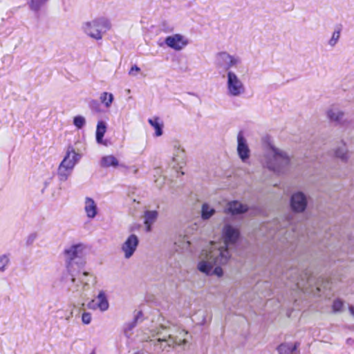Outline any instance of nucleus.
Masks as SVG:
<instances>
[{"label":"nucleus","instance_id":"obj_1","mask_svg":"<svg viewBox=\"0 0 354 354\" xmlns=\"http://www.w3.org/2000/svg\"><path fill=\"white\" fill-rule=\"evenodd\" d=\"M239 237V230L229 224L224 225L222 231L223 243L211 242L203 249L198 257L197 269L206 275L223 274L221 266L225 265L231 257L230 247Z\"/></svg>","mask_w":354,"mask_h":354},{"label":"nucleus","instance_id":"obj_2","mask_svg":"<svg viewBox=\"0 0 354 354\" xmlns=\"http://www.w3.org/2000/svg\"><path fill=\"white\" fill-rule=\"evenodd\" d=\"M151 337L155 339L148 340L151 345L154 347L153 351L157 353H161L167 348H174L176 346L182 345L186 343L185 339H178L172 334L170 328L162 325L151 330Z\"/></svg>","mask_w":354,"mask_h":354},{"label":"nucleus","instance_id":"obj_3","mask_svg":"<svg viewBox=\"0 0 354 354\" xmlns=\"http://www.w3.org/2000/svg\"><path fill=\"white\" fill-rule=\"evenodd\" d=\"M111 28V21L106 17H100L82 24L83 32L89 37L100 40L103 35Z\"/></svg>","mask_w":354,"mask_h":354},{"label":"nucleus","instance_id":"obj_4","mask_svg":"<svg viewBox=\"0 0 354 354\" xmlns=\"http://www.w3.org/2000/svg\"><path fill=\"white\" fill-rule=\"evenodd\" d=\"M290 163L287 153L280 149L272 147L266 156L265 166L274 172H281Z\"/></svg>","mask_w":354,"mask_h":354},{"label":"nucleus","instance_id":"obj_5","mask_svg":"<svg viewBox=\"0 0 354 354\" xmlns=\"http://www.w3.org/2000/svg\"><path fill=\"white\" fill-rule=\"evenodd\" d=\"M225 77V89L228 97L235 98L245 95L246 87L241 77L233 71H229Z\"/></svg>","mask_w":354,"mask_h":354},{"label":"nucleus","instance_id":"obj_6","mask_svg":"<svg viewBox=\"0 0 354 354\" xmlns=\"http://www.w3.org/2000/svg\"><path fill=\"white\" fill-rule=\"evenodd\" d=\"M71 283L69 290L75 297H77L88 290L91 285L93 286L95 283V278L90 273L84 272L78 279L72 275Z\"/></svg>","mask_w":354,"mask_h":354},{"label":"nucleus","instance_id":"obj_7","mask_svg":"<svg viewBox=\"0 0 354 354\" xmlns=\"http://www.w3.org/2000/svg\"><path fill=\"white\" fill-rule=\"evenodd\" d=\"M172 156L169 165L178 174L186 165V152L178 140L172 141Z\"/></svg>","mask_w":354,"mask_h":354},{"label":"nucleus","instance_id":"obj_8","mask_svg":"<svg viewBox=\"0 0 354 354\" xmlns=\"http://www.w3.org/2000/svg\"><path fill=\"white\" fill-rule=\"evenodd\" d=\"M86 246L82 243L73 245L64 250V257L69 271L73 263H82V257L85 255Z\"/></svg>","mask_w":354,"mask_h":354},{"label":"nucleus","instance_id":"obj_9","mask_svg":"<svg viewBox=\"0 0 354 354\" xmlns=\"http://www.w3.org/2000/svg\"><path fill=\"white\" fill-rule=\"evenodd\" d=\"M241 62V59L239 56L232 55L227 52H220L216 55V66L218 68H224L226 73L229 71H232V68L238 67Z\"/></svg>","mask_w":354,"mask_h":354},{"label":"nucleus","instance_id":"obj_10","mask_svg":"<svg viewBox=\"0 0 354 354\" xmlns=\"http://www.w3.org/2000/svg\"><path fill=\"white\" fill-rule=\"evenodd\" d=\"M139 244V239L136 234H130L120 246V250L124 259H129L136 251Z\"/></svg>","mask_w":354,"mask_h":354},{"label":"nucleus","instance_id":"obj_11","mask_svg":"<svg viewBox=\"0 0 354 354\" xmlns=\"http://www.w3.org/2000/svg\"><path fill=\"white\" fill-rule=\"evenodd\" d=\"M165 43L168 47L179 51L189 44V41L185 36L180 34H174L167 37L165 39Z\"/></svg>","mask_w":354,"mask_h":354},{"label":"nucleus","instance_id":"obj_12","mask_svg":"<svg viewBox=\"0 0 354 354\" xmlns=\"http://www.w3.org/2000/svg\"><path fill=\"white\" fill-rule=\"evenodd\" d=\"M308 204L307 196L301 192L292 194L290 198V206L295 212H304Z\"/></svg>","mask_w":354,"mask_h":354},{"label":"nucleus","instance_id":"obj_13","mask_svg":"<svg viewBox=\"0 0 354 354\" xmlns=\"http://www.w3.org/2000/svg\"><path fill=\"white\" fill-rule=\"evenodd\" d=\"M237 153L243 162H245L250 156L248 141L242 132H239L237 135Z\"/></svg>","mask_w":354,"mask_h":354},{"label":"nucleus","instance_id":"obj_14","mask_svg":"<svg viewBox=\"0 0 354 354\" xmlns=\"http://www.w3.org/2000/svg\"><path fill=\"white\" fill-rule=\"evenodd\" d=\"M88 307L92 309H99L101 312L106 311L109 308V303L105 292L100 290L96 298L88 304Z\"/></svg>","mask_w":354,"mask_h":354},{"label":"nucleus","instance_id":"obj_15","mask_svg":"<svg viewBox=\"0 0 354 354\" xmlns=\"http://www.w3.org/2000/svg\"><path fill=\"white\" fill-rule=\"evenodd\" d=\"M80 158L79 153H77L73 148H68L63 160L59 165H64V168L73 170L76 163Z\"/></svg>","mask_w":354,"mask_h":354},{"label":"nucleus","instance_id":"obj_16","mask_svg":"<svg viewBox=\"0 0 354 354\" xmlns=\"http://www.w3.org/2000/svg\"><path fill=\"white\" fill-rule=\"evenodd\" d=\"M80 158L79 153H77L73 148H68L63 160L59 165H64V168L73 170L76 163Z\"/></svg>","mask_w":354,"mask_h":354},{"label":"nucleus","instance_id":"obj_17","mask_svg":"<svg viewBox=\"0 0 354 354\" xmlns=\"http://www.w3.org/2000/svg\"><path fill=\"white\" fill-rule=\"evenodd\" d=\"M84 209L87 218L90 219H93L98 213V208L96 203L90 197L85 198Z\"/></svg>","mask_w":354,"mask_h":354},{"label":"nucleus","instance_id":"obj_18","mask_svg":"<svg viewBox=\"0 0 354 354\" xmlns=\"http://www.w3.org/2000/svg\"><path fill=\"white\" fill-rule=\"evenodd\" d=\"M174 245L177 250H179L180 252L189 250L191 247V241L189 235L187 233L180 234L175 241Z\"/></svg>","mask_w":354,"mask_h":354},{"label":"nucleus","instance_id":"obj_19","mask_svg":"<svg viewBox=\"0 0 354 354\" xmlns=\"http://www.w3.org/2000/svg\"><path fill=\"white\" fill-rule=\"evenodd\" d=\"M299 346V343L295 342L294 344L292 343H283L281 344L277 348V350L279 354H299V351L298 350V347Z\"/></svg>","mask_w":354,"mask_h":354},{"label":"nucleus","instance_id":"obj_20","mask_svg":"<svg viewBox=\"0 0 354 354\" xmlns=\"http://www.w3.org/2000/svg\"><path fill=\"white\" fill-rule=\"evenodd\" d=\"M247 209L248 207L245 205L241 204L239 201H234L228 203L225 212L232 214H239L246 212Z\"/></svg>","mask_w":354,"mask_h":354},{"label":"nucleus","instance_id":"obj_21","mask_svg":"<svg viewBox=\"0 0 354 354\" xmlns=\"http://www.w3.org/2000/svg\"><path fill=\"white\" fill-rule=\"evenodd\" d=\"M158 216V213L156 210H147L144 214V223L146 227V231L151 230L152 225L156 222Z\"/></svg>","mask_w":354,"mask_h":354},{"label":"nucleus","instance_id":"obj_22","mask_svg":"<svg viewBox=\"0 0 354 354\" xmlns=\"http://www.w3.org/2000/svg\"><path fill=\"white\" fill-rule=\"evenodd\" d=\"M335 155L337 158L344 162H347L348 160L350 158L349 151L344 142H342L340 146L337 147L335 149Z\"/></svg>","mask_w":354,"mask_h":354},{"label":"nucleus","instance_id":"obj_23","mask_svg":"<svg viewBox=\"0 0 354 354\" xmlns=\"http://www.w3.org/2000/svg\"><path fill=\"white\" fill-rule=\"evenodd\" d=\"M148 122L150 124V125L154 129L155 136L156 137L161 136L163 133V123L160 120V119L158 117H153L152 118H149L148 120Z\"/></svg>","mask_w":354,"mask_h":354},{"label":"nucleus","instance_id":"obj_24","mask_svg":"<svg viewBox=\"0 0 354 354\" xmlns=\"http://www.w3.org/2000/svg\"><path fill=\"white\" fill-rule=\"evenodd\" d=\"M106 131V124L103 121H99L96 128V141L97 143H102L103 137Z\"/></svg>","mask_w":354,"mask_h":354},{"label":"nucleus","instance_id":"obj_25","mask_svg":"<svg viewBox=\"0 0 354 354\" xmlns=\"http://www.w3.org/2000/svg\"><path fill=\"white\" fill-rule=\"evenodd\" d=\"M216 212L214 207L207 203L203 204L201 207V218L203 220L209 219Z\"/></svg>","mask_w":354,"mask_h":354},{"label":"nucleus","instance_id":"obj_26","mask_svg":"<svg viewBox=\"0 0 354 354\" xmlns=\"http://www.w3.org/2000/svg\"><path fill=\"white\" fill-rule=\"evenodd\" d=\"M113 95L109 92H103L100 94V102L104 106L105 108L109 109L113 102Z\"/></svg>","mask_w":354,"mask_h":354},{"label":"nucleus","instance_id":"obj_27","mask_svg":"<svg viewBox=\"0 0 354 354\" xmlns=\"http://www.w3.org/2000/svg\"><path fill=\"white\" fill-rule=\"evenodd\" d=\"M101 165L104 167H115L118 165V160L115 156L112 155L106 156L102 158Z\"/></svg>","mask_w":354,"mask_h":354},{"label":"nucleus","instance_id":"obj_28","mask_svg":"<svg viewBox=\"0 0 354 354\" xmlns=\"http://www.w3.org/2000/svg\"><path fill=\"white\" fill-rule=\"evenodd\" d=\"M343 115H344V113L342 111H341L340 110L335 109V108L330 109L327 112L328 118L330 120L335 121V122L340 121L342 119Z\"/></svg>","mask_w":354,"mask_h":354},{"label":"nucleus","instance_id":"obj_29","mask_svg":"<svg viewBox=\"0 0 354 354\" xmlns=\"http://www.w3.org/2000/svg\"><path fill=\"white\" fill-rule=\"evenodd\" d=\"M10 254H3L0 255V273L5 272L10 265Z\"/></svg>","mask_w":354,"mask_h":354},{"label":"nucleus","instance_id":"obj_30","mask_svg":"<svg viewBox=\"0 0 354 354\" xmlns=\"http://www.w3.org/2000/svg\"><path fill=\"white\" fill-rule=\"evenodd\" d=\"M48 0H28V4L31 10L38 12Z\"/></svg>","mask_w":354,"mask_h":354},{"label":"nucleus","instance_id":"obj_31","mask_svg":"<svg viewBox=\"0 0 354 354\" xmlns=\"http://www.w3.org/2000/svg\"><path fill=\"white\" fill-rule=\"evenodd\" d=\"M73 170L64 168V165H59L57 170V176L60 181H66L72 174Z\"/></svg>","mask_w":354,"mask_h":354},{"label":"nucleus","instance_id":"obj_32","mask_svg":"<svg viewBox=\"0 0 354 354\" xmlns=\"http://www.w3.org/2000/svg\"><path fill=\"white\" fill-rule=\"evenodd\" d=\"M340 37V30H335L331 36V38L328 41V45L331 47H334L339 41Z\"/></svg>","mask_w":354,"mask_h":354},{"label":"nucleus","instance_id":"obj_33","mask_svg":"<svg viewBox=\"0 0 354 354\" xmlns=\"http://www.w3.org/2000/svg\"><path fill=\"white\" fill-rule=\"evenodd\" d=\"M73 124L78 129H82L86 124V119L84 116L77 115L73 118Z\"/></svg>","mask_w":354,"mask_h":354},{"label":"nucleus","instance_id":"obj_34","mask_svg":"<svg viewBox=\"0 0 354 354\" xmlns=\"http://www.w3.org/2000/svg\"><path fill=\"white\" fill-rule=\"evenodd\" d=\"M344 302L339 299H335L333 304V310L335 313L340 312L343 308Z\"/></svg>","mask_w":354,"mask_h":354},{"label":"nucleus","instance_id":"obj_35","mask_svg":"<svg viewBox=\"0 0 354 354\" xmlns=\"http://www.w3.org/2000/svg\"><path fill=\"white\" fill-rule=\"evenodd\" d=\"M82 322L84 324H89L91 322V314L88 312H84L82 315Z\"/></svg>","mask_w":354,"mask_h":354},{"label":"nucleus","instance_id":"obj_36","mask_svg":"<svg viewBox=\"0 0 354 354\" xmlns=\"http://www.w3.org/2000/svg\"><path fill=\"white\" fill-rule=\"evenodd\" d=\"M138 318V315H137L135 317L134 320L131 323L128 324V326L124 331L127 336H129L131 335V333H129V332L136 326Z\"/></svg>","mask_w":354,"mask_h":354},{"label":"nucleus","instance_id":"obj_37","mask_svg":"<svg viewBox=\"0 0 354 354\" xmlns=\"http://www.w3.org/2000/svg\"><path fill=\"white\" fill-rule=\"evenodd\" d=\"M140 71V68L138 66L134 65L131 68V69L129 72V75H131V76H136L137 75V73Z\"/></svg>","mask_w":354,"mask_h":354},{"label":"nucleus","instance_id":"obj_38","mask_svg":"<svg viewBox=\"0 0 354 354\" xmlns=\"http://www.w3.org/2000/svg\"><path fill=\"white\" fill-rule=\"evenodd\" d=\"M291 288H292L293 290H297V289H300L301 290H304V288L303 286H301V284L297 281V282H295L294 285L292 287H291Z\"/></svg>","mask_w":354,"mask_h":354},{"label":"nucleus","instance_id":"obj_39","mask_svg":"<svg viewBox=\"0 0 354 354\" xmlns=\"http://www.w3.org/2000/svg\"><path fill=\"white\" fill-rule=\"evenodd\" d=\"M349 312L353 316H354V307L353 306H349Z\"/></svg>","mask_w":354,"mask_h":354},{"label":"nucleus","instance_id":"obj_40","mask_svg":"<svg viewBox=\"0 0 354 354\" xmlns=\"http://www.w3.org/2000/svg\"><path fill=\"white\" fill-rule=\"evenodd\" d=\"M72 314H73V313L71 312V314H70V315H68L66 319L67 320H68V319L71 318V317L72 316Z\"/></svg>","mask_w":354,"mask_h":354},{"label":"nucleus","instance_id":"obj_41","mask_svg":"<svg viewBox=\"0 0 354 354\" xmlns=\"http://www.w3.org/2000/svg\"><path fill=\"white\" fill-rule=\"evenodd\" d=\"M91 104H97V102H96V101H95V100H93V101H92V102H91Z\"/></svg>","mask_w":354,"mask_h":354},{"label":"nucleus","instance_id":"obj_42","mask_svg":"<svg viewBox=\"0 0 354 354\" xmlns=\"http://www.w3.org/2000/svg\"><path fill=\"white\" fill-rule=\"evenodd\" d=\"M183 174H184V172L181 171L180 175H183Z\"/></svg>","mask_w":354,"mask_h":354},{"label":"nucleus","instance_id":"obj_43","mask_svg":"<svg viewBox=\"0 0 354 354\" xmlns=\"http://www.w3.org/2000/svg\"><path fill=\"white\" fill-rule=\"evenodd\" d=\"M91 354H95L94 352L91 353Z\"/></svg>","mask_w":354,"mask_h":354}]
</instances>
